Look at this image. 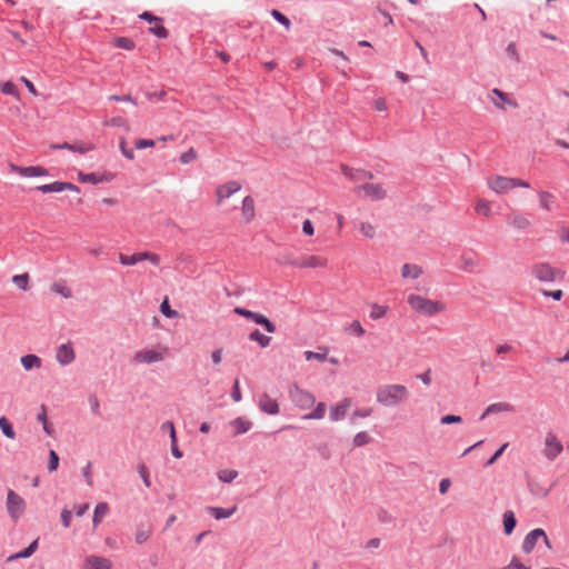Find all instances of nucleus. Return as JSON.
I'll return each mask as SVG.
<instances>
[{"label": "nucleus", "instance_id": "obj_1", "mask_svg": "<svg viewBox=\"0 0 569 569\" xmlns=\"http://www.w3.org/2000/svg\"><path fill=\"white\" fill-rule=\"evenodd\" d=\"M273 259L280 264L298 268L325 267L327 260L318 256H306L301 251H277Z\"/></svg>", "mask_w": 569, "mask_h": 569}, {"label": "nucleus", "instance_id": "obj_2", "mask_svg": "<svg viewBox=\"0 0 569 569\" xmlns=\"http://www.w3.org/2000/svg\"><path fill=\"white\" fill-rule=\"evenodd\" d=\"M409 397L403 385H385L377 389V401L385 407H396Z\"/></svg>", "mask_w": 569, "mask_h": 569}, {"label": "nucleus", "instance_id": "obj_3", "mask_svg": "<svg viewBox=\"0 0 569 569\" xmlns=\"http://www.w3.org/2000/svg\"><path fill=\"white\" fill-rule=\"evenodd\" d=\"M531 274L541 282H557L565 279L566 272L550 263L539 262L531 267Z\"/></svg>", "mask_w": 569, "mask_h": 569}, {"label": "nucleus", "instance_id": "obj_4", "mask_svg": "<svg viewBox=\"0 0 569 569\" xmlns=\"http://www.w3.org/2000/svg\"><path fill=\"white\" fill-rule=\"evenodd\" d=\"M407 301L415 311L425 316H433L445 310V305L442 302L428 300L418 295H410Z\"/></svg>", "mask_w": 569, "mask_h": 569}, {"label": "nucleus", "instance_id": "obj_5", "mask_svg": "<svg viewBox=\"0 0 569 569\" xmlns=\"http://www.w3.org/2000/svg\"><path fill=\"white\" fill-rule=\"evenodd\" d=\"M234 313L238 316H241L248 320H251L252 322L261 326L267 332L273 333L276 332V325L264 315L251 311L249 309L242 308V307H236Z\"/></svg>", "mask_w": 569, "mask_h": 569}, {"label": "nucleus", "instance_id": "obj_6", "mask_svg": "<svg viewBox=\"0 0 569 569\" xmlns=\"http://www.w3.org/2000/svg\"><path fill=\"white\" fill-rule=\"evenodd\" d=\"M290 398L296 407L300 409H310L316 403V397L301 388L298 385H293V387L289 390Z\"/></svg>", "mask_w": 569, "mask_h": 569}, {"label": "nucleus", "instance_id": "obj_7", "mask_svg": "<svg viewBox=\"0 0 569 569\" xmlns=\"http://www.w3.org/2000/svg\"><path fill=\"white\" fill-rule=\"evenodd\" d=\"M24 500L17 492L10 489L7 496V511L12 520L17 521L24 512Z\"/></svg>", "mask_w": 569, "mask_h": 569}, {"label": "nucleus", "instance_id": "obj_8", "mask_svg": "<svg viewBox=\"0 0 569 569\" xmlns=\"http://www.w3.org/2000/svg\"><path fill=\"white\" fill-rule=\"evenodd\" d=\"M563 447L555 433L548 432L546 437L545 456L549 460H555L562 451Z\"/></svg>", "mask_w": 569, "mask_h": 569}, {"label": "nucleus", "instance_id": "obj_9", "mask_svg": "<svg viewBox=\"0 0 569 569\" xmlns=\"http://www.w3.org/2000/svg\"><path fill=\"white\" fill-rule=\"evenodd\" d=\"M114 178V174L111 172H104V173H98V172H90L84 173L80 171L78 173V180L82 183H91V184H99L103 182H111Z\"/></svg>", "mask_w": 569, "mask_h": 569}, {"label": "nucleus", "instance_id": "obj_10", "mask_svg": "<svg viewBox=\"0 0 569 569\" xmlns=\"http://www.w3.org/2000/svg\"><path fill=\"white\" fill-rule=\"evenodd\" d=\"M10 169H11V171L17 172L21 177H24V178L48 176V170L40 166L20 167V166L10 163Z\"/></svg>", "mask_w": 569, "mask_h": 569}, {"label": "nucleus", "instance_id": "obj_11", "mask_svg": "<svg viewBox=\"0 0 569 569\" xmlns=\"http://www.w3.org/2000/svg\"><path fill=\"white\" fill-rule=\"evenodd\" d=\"M76 358L71 342L62 343L58 347L56 359L61 366L70 365Z\"/></svg>", "mask_w": 569, "mask_h": 569}, {"label": "nucleus", "instance_id": "obj_12", "mask_svg": "<svg viewBox=\"0 0 569 569\" xmlns=\"http://www.w3.org/2000/svg\"><path fill=\"white\" fill-rule=\"evenodd\" d=\"M357 190H362L365 196L373 201L382 200L386 198V190L378 183H363L357 187Z\"/></svg>", "mask_w": 569, "mask_h": 569}, {"label": "nucleus", "instance_id": "obj_13", "mask_svg": "<svg viewBox=\"0 0 569 569\" xmlns=\"http://www.w3.org/2000/svg\"><path fill=\"white\" fill-rule=\"evenodd\" d=\"M240 189H241V184L236 180H231L222 186H219L216 190L218 203H221V201L223 199L231 197L232 194L238 192Z\"/></svg>", "mask_w": 569, "mask_h": 569}, {"label": "nucleus", "instance_id": "obj_14", "mask_svg": "<svg viewBox=\"0 0 569 569\" xmlns=\"http://www.w3.org/2000/svg\"><path fill=\"white\" fill-rule=\"evenodd\" d=\"M350 406H351V399L350 398H345L343 400H341L336 406H331L330 407V412H329L330 420L339 421V420L343 419L346 417L347 411L350 408Z\"/></svg>", "mask_w": 569, "mask_h": 569}, {"label": "nucleus", "instance_id": "obj_15", "mask_svg": "<svg viewBox=\"0 0 569 569\" xmlns=\"http://www.w3.org/2000/svg\"><path fill=\"white\" fill-rule=\"evenodd\" d=\"M51 149H54V150L66 149V150L72 151V152H78V153L84 154L88 151L93 150L94 146L92 143L83 144L82 142H76V143L63 142V143L51 144Z\"/></svg>", "mask_w": 569, "mask_h": 569}, {"label": "nucleus", "instance_id": "obj_16", "mask_svg": "<svg viewBox=\"0 0 569 569\" xmlns=\"http://www.w3.org/2000/svg\"><path fill=\"white\" fill-rule=\"evenodd\" d=\"M541 535H543L542 528H536L528 532L522 541V551L527 555L532 552Z\"/></svg>", "mask_w": 569, "mask_h": 569}, {"label": "nucleus", "instance_id": "obj_17", "mask_svg": "<svg viewBox=\"0 0 569 569\" xmlns=\"http://www.w3.org/2000/svg\"><path fill=\"white\" fill-rule=\"evenodd\" d=\"M259 409L267 415H277L280 410L277 400L270 398L268 393H262L260 397Z\"/></svg>", "mask_w": 569, "mask_h": 569}, {"label": "nucleus", "instance_id": "obj_18", "mask_svg": "<svg viewBox=\"0 0 569 569\" xmlns=\"http://www.w3.org/2000/svg\"><path fill=\"white\" fill-rule=\"evenodd\" d=\"M112 562L104 557L89 556L84 560V569H111Z\"/></svg>", "mask_w": 569, "mask_h": 569}, {"label": "nucleus", "instance_id": "obj_19", "mask_svg": "<svg viewBox=\"0 0 569 569\" xmlns=\"http://www.w3.org/2000/svg\"><path fill=\"white\" fill-rule=\"evenodd\" d=\"M162 359H163L162 353L158 352L156 350L139 351L134 355V360L137 362L152 363V362L161 361Z\"/></svg>", "mask_w": 569, "mask_h": 569}, {"label": "nucleus", "instance_id": "obj_20", "mask_svg": "<svg viewBox=\"0 0 569 569\" xmlns=\"http://www.w3.org/2000/svg\"><path fill=\"white\" fill-rule=\"evenodd\" d=\"M341 171L346 177H348L352 180H361L365 178L372 179L373 178L372 172L361 170V169H353V168L348 167L347 164L341 166Z\"/></svg>", "mask_w": 569, "mask_h": 569}, {"label": "nucleus", "instance_id": "obj_21", "mask_svg": "<svg viewBox=\"0 0 569 569\" xmlns=\"http://www.w3.org/2000/svg\"><path fill=\"white\" fill-rule=\"evenodd\" d=\"M515 408L509 402H496L487 407L483 413L480 416V420H483L487 416L498 412H511Z\"/></svg>", "mask_w": 569, "mask_h": 569}, {"label": "nucleus", "instance_id": "obj_22", "mask_svg": "<svg viewBox=\"0 0 569 569\" xmlns=\"http://www.w3.org/2000/svg\"><path fill=\"white\" fill-rule=\"evenodd\" d=\"M490 188L498 193L506 192L512 189L511 178L497 176L490 181Z\"/></svg>", "mask_w": 569, "mask_h": 569}, {"label": "nucleus", "instance_id": "obj_23", "mask_svg": "<svg viewBox=\"0 0 569 569\" xmlns=\"http://www.w3.org/2000/svg\"><path fill=\"white\" fill-rule=\"evenodd\" d=\"M479 264V258L476 251H470L468 254L461 256L460 269L467 272H473L475 268Z\"/></svg>", "mask_w": 569, "mask_h": 569}, {"label": "nucleus", "instance_id": "obj_24", "mask_svg": "<svg viewBox=\"0 0 569 569\" xmlns=\"http://www.w3.org/2000/svg\"><path fill=\"white\" fill-rule=\"evenodd\" d=\"M230 426L234 427L233 437H237L239 435L248 432L252 427V422L242 417H238L230 421Z\"/></svg>", "mask_w": 569, "mask_h": 569}, {"label": "nucleus", "instance_id": "obj_25", "mask_svg": "<svg viewBox=\"0 0 569 569\" xmlns=\"http://www.w3.org/2000/svg\"><path fill=\"white\" fill-rule=\"evenodd\" d=\"M206 510L214 519L220 520V519H226V518L231 517L236 512L237 506H233L230 509H226L222 507H207Z\"/></svg>", "mask_w": 569, "mask_h": 569}, {"label": "nucleus", "instance_id": "obj_26", "mask_svg": "<svg viewBox=\"0 0 569 569\" xmlns=\"http://www.w3.org/2000/svg\"><path fill=\"white\" fill-rule=\"evenodd\" d=\"M241 210L246 222H250L254 218V200L251 196L243 198Z\"/></svg>", "mask_w": 569, "mask_h": 569}, {"label": "nucleus", "instance_id": "obj_27", "mask_svg": "<svg viewBox=\"0 0 569 569\" xmlns=\"http://www.w3.org/2000/svg\"><path fill=\"white\" fill-rule=\"evenodd\" d=\"M502 523H503L505 535L510 536L517 526V519H516L515 512L511 510L505 511V513L502 516Z\"/></svg>", "mask_w": 569, "mask_h": 569}, {"label": "nucleus", "instance_id": "obj_28", "mask_svg": "<svg viewBox=\"0 0 569 569\" xmlns=\"http://www.w3.org/2000/svg\"><path fill=\"white\" fill-rule=\"evenodd\" d=\"M151 532H152V528H151L150 525L140 523L137 527V531H136V535H134L136 542L138 545L144 543L149 539V537L151 536Z\"/></svg>", "mask_w": 569, "mask_h": 569}, {"label": "nucleus", "instance_id": "obj_29", "mask_svg": "<svg viewBox=\"0 0 569 569\" xmlns=\"http://www.w3.org/2000/svg\"><path fill=\"white\" fill-rule=\"evenodd\" d=\"M20 361H21L22 367L27 371L32 370L33 368L41 367V358L38 357L37 355L29 353V355L22 356Z\"/></svg>", "mask_w": 569, "mask_h": 569}, {"label": "nucleus", "instance_id": "obj_30", "mask_svg": "<svg viewBox=\"0 0 569 569\" xmlns=\"http://www.w3.org/2000/svg\"><path fill=\"white\" fill-rule=\"evenodd\" d=\"M109 512V505L107 502H99L93 511V527H97L101 521L102 518Z\"/></svg>", "mask_w": 569, "mask_h": 569}, {"label": "nucleus", "instance_id": "obj_31", "mask_svg": "<svg viewBox=\"0 0 569 569\" xmlns=\"http://www.w3.org/2000/svg\"><path fill=\"white\" fill-rule=\"evenodd\" d=\"M422 273L421 267L417 264L405 263L401 268V276L403 278H418Z\"/></svg>", "mask_w": 569, "mask_h": 569}, {"label": "nucleus", "instance_id": "obj_32", "mask_svg": "<svg viewBox=\"0 0 569 569\" xmlns=\"http://www.w3.org/2000/svg\"><path fill=\"white\" fill-rule=\"evenodd\" d=\"M249 339L258 342L261 348H267L271 342V337L261 333L259 329H254L250 332Z\"/></svg>", "mask_w": 569, "mask_h": 569}, {"label": "nucleus", "instance_id": "obj_33", "mask_svg": "<svg viewBox=\"0 0 569 569\" xmlns=\"http://www.w3.org/2000/svg\"><path fill=\"white\" fill-rule=\"evenodd\" d=\"M327 406L325 402L317 403L316 408L308 415H305L302 419L305 420H319L325 417Z\"/></svg>", "mask_w": 569, "mask_h": 569}, {"label": "nucleus", "instance_id": "obj_34", "mask_svg": "<svg viewBox=\"0 0 569 569\" xmlns=\"http://www.w3.org/2000/svg\"><path fill=\"white\" fill-rule=\"evenodd\" d=\"M0 429L7 438H9V439L16 438V431L13 429V426L9 421V419L4 416L0 417Z\"/></svg>", "mask_w": 569, "mask_h": 569}, {"label": "nucleus", "instance_id": "obj_35", "mask_svg": "<svg viewBox=\"0 0 569 569\" xmlns=\"http://www.w3.org/2000/svg\"><path fill=\"white\" fill-rule=\"evenodd\" d=\"M527 482L532 495L539 497H547L549 495V489L543 488L536 480L528 478Z\"/></svg>", "mask_w": 569, "mask_h": 569}, {"label": "nucleus", "instance_id": "obj_36", "mask_svg": "<svg viewBox=\"0 0 569 569\" xmlns=\"http://www.w3.org/2000/svg\"><path fill=\"white\" fill-rule=\"evenodd\" d=\"M119 258H120V262L122 264H127V266H133L137 262L144 260L143 251L136 252L131 256L120 253Z\"/></svg>", "mask_w": 569, "mask_h": 569}, {"label": "nucleus", "instance_id": "obj_37", "mask_svg": "<svg viewBox=\"0 0 569 569\" xmlns=\"http://www.w3.org/2000/svg\"><path fill=\"white\" fill-rule=\"evenodd\" d=\"M160 312L169 319L177 318L179 316L178 311L173 310L170 307L169 299L166 297L162 302L160 303Z\"/></svg>", "mask_w": 569, "mask_h": 569}, {"label": "nucleus", "instance_id": "obj_38", "mask_svg": "<svg viewBox=\"0 0 569 569\" xmlns=\"http://www.w3.org/2000/svg\"><path fill=\"white\" fill-rule=\"evenodd\" d=\"M149 31L159 39H167L169 37V31L162 22H156L149 28Z\"/></svg>", "mask_w": 569, "mask_h": 569}, {"label": "nucleus", "instance_id": "obj_39", "mask_svg": "<svg viewBox=\"0 0 569 569\" xmlns=\"http://www.w3.org/2000/svg\"><path fill=\"white\" fill-rule=\"evenodd\" d=\"M371 441L372 437L366 431L358 432L352 440L353 447H362L370 443Z\"/></svg>", "mask_w": 569, "mask_h": 569}, {"label": "nucleus", "instance_id": "obj_40", "mask_svg": "<svg viewBox=\"0 0 569 569\" xmlns=\"http://www.w3.org/2000/svg\"><path fill=\"white\" fill-rule=\"evenodd\" d=\"M238 477V471L232 469H223L218 472L220 481L230 483Z\"/></svg>", "mask_w": 569, "mask_h": 569}, {"label": "nucleus", "instance_id": "obj_41", "mask_svg": "<svg viewBox=\"0 0 569 569\" xmlns=\"http://www.w3.org/2000/svg\"><path fill=\"white\" fill-rule=\"evenodd\" d=\"M345 332L355 335L356 337H362L366 331L362 328L360 321L355 320L351 325L345 327Z\"/></svg>", "mask_w": 569, "mask_h": 569}, {"label": "nucleus", "instance_id": "obj_42", "mask_svg": "<svg viewBox=\"0 0 569 569\" xmlns=\"http://www.w3.org/2000/svg\"><path fill=\"white\" fill-rule=\"evenodd\" d=\"M114 46L120 49L124 50H133L136 47V43L132 39L127 37H119L114 40Z\"/></svg>", "mask_w": 569, "mask_h": 569}, {"label": "nucleus", "instance_id": "obj_43", "mask_svg": "<svg viewBox=\"0 0 569 569\" xmlns=\"http://www.w3.org/2000/svg\"><path fill=\"white\" fill-rule=\"evenodd\" d=\"M12 282L17 284L21 290L27 291L29 288V274L21 273L12 277Z\"/></svg>", "mask_w": 569, "mask_h": 569}, {"label": "nucleus", "instance_id": "obj_44", "mask_svg": "<svg viewBox=\"0 0 569 569\" xmlns=\"http://www.w3.org/2000/svg\"><path fill=\"white\" fill-rule=\"evenodd\" d=\"M170 440H171V453H172V456L174 458H177V459L182 458L183 453L179 449V446H178V439H177V435H176V429H172V432H170Z\"/></svg>", "mask_w": 569, "mask_h": 569}, {"label": "nucleus", "instance_id": "obj_45", "mask_svg": "<svg viewBox=\"0 0 569 569\" xmlns=\"http://www.w3.org/2000/svg\"><path fill=\"white\" fill-rule=\"evenodd\" d=\"M271 17L277 21L279 22L280 24H282L283 27H286L287 29L290 28L291 26V21L288 17H286L282 12H280L279 10L277 9H272L271 10Z\"/></svg>", "mask_w": 569, "mask_h": 569}, {"label": "nucleus", "instance_id": "obj_46", "mask_svg": "<svg viewBox=\"0 0 569 569\" xmlns=\"http://www.w3.org/2000/svg\"><path fill=\"white\" fill-rule=\"evenodd\" d=\"M36 189L42 193L61 192L60 181L41 184V186H38Z\"/></svg>", "mask_w": 569, "mask_h": 569}, {"label": "nucleus", "instance_id": "obj_47", "mask_svg": "<svg viewBox=\"0 0 569 569\" xmlns=\"http://www.w3.org/2000/svg\"><path fill=\"white\" fill-rule=\"evenodd\" d=\"M508 446H509L508 442L501 445L499 447V449H497L495 451V453L485 462L483 467L488 468V467L492 466L493 463H496V461L502 456V453L505 452V450L507 449Z\"/></svg>", "mask_w": 569, "mask_h": 569}, {"label": "nucleus", "instance_id": "obj_48", "mask_svg": "<svg viewBox=\"0 0 569 569\" xmlns=\"http://www.w3.org/2000/svg\"><path fill=\"white\" fill-rule=\"evenodd\" d=\"M388 307L387 306H380L378 303H375L370 311V317L373 320L382 318L387 313Z\"/></svg>", "mask_w": 569, "mask_h": 569}, {"label": "nucleus", "instance_id": "obj_49", "mask_svg": "<svg viewBox=\"0 0 569 569\" xmlns=\"http://www.w3.org/2000/svg\"><path fill=\"white\" fill-rule=\"evenodd\" d=\"M51 290L56 293L61 295L64 298H70L72 296L71 290L60 282H54L51 287Z\"/></svg>", "mask_w": 569, "mask_h": 569}, {"label": "nucleus", "instance_id": "obj_50", "mask_svg": "<svg viewBox=\"0 0 569 569\" xmlns=\"http://www.w3.org/2000/svg\"><path fill=\"white\" fill-rule=\"evenodd\" d=\"M553 196L550 192L541 191L539 193L540 206L546 210H551L550 203L553 200Z\"/></svg>", "mask_w": 569, "mask_h": 569}, {"label": "nucleus", "instance_id": "obj_51", "mask_svg": "<svg viewBox=\"0 0 569 569\" xmlns=\"http://www.w3.org/2000/svg\"><path fill=\"white\" fill-rule=\"evenodd\" d=\"M59 455L54 450L49 451V461H48V470L50 472L56 471L59 467Z\"/></svg>", "mask_w": 569, "mask_h": 569}, {"label": "nucleus", "instance_id": "obj_52", "mask_svg": "<svg viewBox=\"0 0 569 569\" xmlns=\"http://www.w3.org/2000/svg\"><path fill=\"white\" fill-rule=\"evenodd\" d=\"M138 472L143 481L144 486L149 488L151 486V480H150L148 467L144 463H140L138 466Z\"/></svg>", "mask_w": 569, "mask_h": 569}, {"label": "nucleus", "instance_id": "obj_53", "mask_svg": "<svg viewBox=\"0 0 569 569\" xmlns=\"http://www.w3.org/2000/svg\"><path fill=\"white\" fill-rule=\"evenodd\" d=\"M0 90L4 94L18 96V88L12 81H6L1 84Z\"/></svg>", "mask_w": 569, "mask_h": 569}, {"label": "nucleus", "instance_id": "obj_54", "mask_svg": "<svg viewBox=\"0 0 569 569\" xmlns=\"http://www.w3.org/2000/svg\"><path fill=\"white\" fill-rule=\"evenodd\" d=\"M511 224L518 229H525L529 226V221L521 214H516L511 218Z\"/></svg>", "mask_w": 569, "mask_h": 569}, {"label": "nucleus", "instance_id": "obj_55", "mask_svg": "<svg viewBox=\"0 0 569 569\" xmlns=\"http://www.w3.org/2000/svg\"><path fill=\"white\" fill-rule=\"evenodd\" d=\"M197 158V152L193 148L188 149L186 152L181 153L179 160L183 164H188L192 162Z\"/></svg>", "mask_w": 569, "mask_h": 569}, {"label": "nucleus", "instance_id": "obj_56", "mask_svg": "<svg viewBox=\"0 0 569 569\" xmlns=\"http://www.w3.org/2000/svg\"><path fill=\"white\" fill-rule=\"evenodd\" d=\"M139 18L141 20H144L147 21L148 23L150 24H154L156 22H163V19L158 17V16H154L152 12L150 11H143L141 14H139Z\"/></svg>", "mask_w": 569, "mask_h": 569}, {"label": "nucleus", "instance_id": "obj_57", "mask_svg": "<svg viewBox=\"0 0 569 569\" xmlns=\"http://www.w3.org/2000/svg\"><path fill=\"white\" fill-rule=\"evenodd\" d=\"M119 149L122 153L123 157H126L127 159L129 160H133L134 158V152L132 149L128 148L127 147V141L124 138H122L119 142Z\"/></svg>", "mask_w": 569, "mask_h": 569}, {"label": "nucleus", "instance_id": "obj_58", "mask_svg": "<svg viewBox=\"0 0 569 569\" xmlns=\"http://www.w3.org/2000/svg\"><path fill=\"white\" fill-rule=\"evenodd\" d=\"M377 518L381 523H390L395 520L393 516L383 508L378 510Z\"/></svg>", "mask_w": 569, "mask_h": 569}, {"label": "nucleus", "instance_id": "obj_59", "mask_svg": "<svg viewBox=\"0 0 569 569\" xmlns=\"http://www.w3.org/2000/svg\"><path fill=\"white\" fill-rule=\"evenodd\" d=\"M502 569H531V568L528 566H525L522 562L519 561V559L516 556H513L511 558L509 565H507Z\"/></svg>", "mask_w": 569, "mask_h": 569}, {"label": "nucleus", "instance_id": "obj_60", "mask_svg": "<svg viewBox=\"0 0 569 569\" xmlns=\"http://www.w3.org/2000/svg\"><path fill=\"white\" fill-rule=\"evenodd\" d=\"M462 421V418L457 415H446L441 417L440 422L442 425H452V423H460Z\"/></svg>", "mask_w": 569, "mask_h": 569}, {"label": "nucleus", "instance_id": "obj_61", "mask_svg": "<svg viewBox=\"0 0 569 569\" xmlns=\"http://www.w3.org/2000/svg\"><path fill=\"white\" fill-rule=\"evenodd\" d=\"M507 54L513 59L516 62H519L520 61V57H519V53H518V50H517V47H516V43L515 42H510L508 46H507Z\"/></svg>", "mask_w": 569, "mask_h": 569}, {"label": "nucleus", "instance_id": "obj_62", "mask_svg": "<svg viewBox=\"0 0 569 569\" xmlns=\"http://www.w3.org/2000/svg\"><path fill=\"white\" fill-rule=\"evenodd\" d=\"M154 144H156L154 140H152V139H138L134 142V147L137 149H139V150L140 149L152 148V147H154Z\"/></svg>", "mask_w": 569, "mask_h": 569}, {"label": "nucleus", "instance_id": "obj_63", "mask_svg": "<svg viewBox=\"0 0 569 569\" xmlns=\"http://www.w3.org/2000/svg\"><path fill=\"white\" fill-rule=\"evenodd\" d=\"M71 519H72L71 511L69 509H67V508H63L62 511H61V522H62V526L64 528H69Z\"/></svg>", "mask_w": 569, "mask_h": 569}, {"label": "nucleus", "instance_id": "obj_64", "mask_svg": "<svg viewBox=\"0 0 569 569\" xmlns=\"http://www.w3.org/2000/svg\"><path fill=\"white\" fill-rule=\"evenodd\" d=\"M231 398L234 402H239L242 398L238 379H236V381L232 386Z\"/></svg>", "mask_w": 569, "mask_h": 569}]
</instances>
